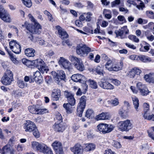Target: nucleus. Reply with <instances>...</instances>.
Here are the masks:
<instances>
[{
  "label": "nucleus",
  "instance_id": "obj_1",
  "mask_svg": "<svg viewBox=\"0 0 154 154\" xmlns=\"http://www.w3.org/2000/svg\"><path fill=\"white\" fill-rule=\"evenodd\" d=\"M23 128L26 132H32L34 136L36 138H38L40 134L37 127L34 123L30 121H27L23 124Z\"/></svg>",
  "mask_w": 154,
  "mask_h": 154
},
{
  "label": "nucleus",
  "instance_id": "obj_2",
  "mask_svg": "<svg viewBox=\"0 0 154 154\" xmlns=\"http://www.w3.org/2000/svg\"><path fill=\"white\" fill-rule=\"evenodd\" d=\"M22 26L25 27L31 33L39 34L41 32V26L38 23H35V26H33L26 21L24 24L22 25Z\"/></svg>",
  "mask_w": 154,
  "mask_h": 154
},
{
  "label": "nucleus",
  "instance_id": "obj_3",
  "mask_svg": "<svg viewBox=\"0 0 154 154\" xmlns=\"http://www.w3.org/2000/svg\"><path fill=\"white\" fill-rule=\"evenodd\" d=\"M32 66L38 68L41 72L47 73L48 70L47 67L45 66L44 61L41 59H37L32 61Z\"/></svg>",
  "mask_w": 154,
  "mask_h": 154
},
{
  "label": "nucleus",
  "instance_id": "obj_4",
  "mask_svg": "<svg viewBox=\"0 0 154 154\" xmlns=\"http://www.w3.org/2000/svg\"><path fill=\"white\" fill-rule=\"evenodd\" d=\"M117 125L119 129L121 131H128L133 127L132 124L129 119L119 122Z\"/></svg>",
  "mask_w": 154,
  "mask_h": 154
},
{
  "label": "nucleus",
  "instance_id": "obj_5",
  "mask_svg": "<svg viewBox=\"0 0 154 154\" xmlns=\"http://www.w3.org/2000/svg\"><path fill=\"white\" fill-rule=\"evenodd\" d=\"M97 128L98 131L100 133L105 134L112 131L113 129V127L112 125L101 123L97 125Z\"/></svg>",
  "mask_w": 154,
  "mask_h": 154
},
{
  "label": "nucleus",
  "instance_id": "obj_6",
  "mask_svg": "<svg viewBox=\"0 0 154 154\" xmlns=\"http://www.w3.org/2000/svg\"><path fill=\"white\" fill-rule=\"evenodd\" d=\"M13 74L11 71L7 70L2 79V83L5 85H10L13 80Z\"/></svg>",
  "mask_w": 154,
  "mask_h": 154
},
{
  "label": "nucleus",
  "instance_id": "obj_7",
  "mask_svg": "<svg viewBox=\"0 0 154 154\" xmlns=\"http://www.w3.org/2000/svg\"><path fill=\"white\" fill-rule=\"evenodd\" d=\"M69 59L78 70L81 71L84 70V66L80 59L74 56H70Z\"/></svg>",
  "mask_w": 154,
  "mask_h": 154
},
{
  "label": "nucleus",
  "instance_id": "obj_8",
  "mask_svg": "<svg viewBox=\"0 0 154 154\" xmlns=\"http://www.w3.org/2000/svg\"><path fill=\"white\" fill-rule=\"evenodd\" d=\"M76 50L78 54L84 56L85 55H87L91 51V49L85 45L80 44L77 46Z\"/></svg>",
  "mask_w": 154,
  "mask_h": 154
},
{
  "label": "nucleus",
  "instance_id": "obj_9",
  "mask_svg": "<svg viewBox=\"0 0 154 154\" xmlns=\"http://www.w3.org/2000/svg\"><path fill=\"white\" fill-rule=\"evenodd\" d=\"M0 18L5 22L10 23L11 21L9 14L1 6H0Z\"/></svg>",
  "mask_w": 154,
  "mask_h": 154
},
{
  "label": "nucleus",
  "instance_id": "obj_10",
  "mask_svg": "<svg viewBox=\"0 0 154 154\" xmlns=\"http://www.w3.org/2000/svg\"><path fill=\"white\" fill-rule=\"evenodd\" d=\"M137 87L140 94L143 96H146L150 92L146 86L141 82L137 83Z\"/></svg>",
  "mask_w": 154,
  "mask_h": 154
},
{
  "label": "nucleus",
  "instance_id": "obj_11",
  "mask_svg": "<svg viewBox=\"0 0 154 154\" xmlns=\"http://www.w3.org/2000/svg\"><path fill=\"white\" fill-rule=\"evenodd\" d=\"M56 154H63V151L61 143L59 141H55L52 144Z\"/></svg>",
  "mask_w": 154,
  "mask_h": 154
},
{
  "label": "nucleus",
  "instance_id": "obj_12",
  "mask_svg": "<svg viewBox=\"0 0 154 154\" xmlns=\"http://www.w3.org/2000/svg\"><path fill=\"white\" fill-rule=\"evenodd\" d=\"M98 84L101 88L103 89L112 90L114 88L113 85L104 79H101L100 81L98 82Z\"/></svg>",
  "mask_w": 154,
  "mask_h": 154
},
{
  "label": "nucleus",
  "instance_id": "obj_13",
  "mask_svg": "<svg viewBox=\"0 0 154 154\" xmlns=\"http://www.w3.org/2000/svg\"><path fill=\"white\" fill-rule=\"evenodd\" d=\"M59 65L65 69H70L71 65L70 63L67 60L63 57H60L58 61Z\"/></svg>",
  "mask_w": 154,
  "mask_h": 154
},
{
  "label": "nucleus",
  "instance_id": "obj_14",
  "mask_svg": "<svg viewBox=\"0 0 154 154\" xmlns=\"http://www.w3.org/2000/svg\"><path fill=\"white\" fill-rule=\"evenodd\" d=\"M65 95L67 98L68 104H70L72 106H74L75 103V100L74 95L68 91H65Z\"/></svg>",
  "mask_w": 154,
  "mask_h": 154
},
{
  "label": "nucleus",
  "instance_id": "obj_15",
  "mask_svg": "<svg viewBox=\"0 0 154 154\" xmlns=\"http://www.w3.org/2000/svg\"><path fill=\"white\" fill-rule=\"evenodd\" d=\"M71 150L74 154H82L83 148L80 144L77 143L71 148Z\"/></svg>",
  "mask_w": 154,
  "mask_h": 154
},
{
  "label": "nucleus",
  "instance_id": "obj_16",
  "mask_svg": "<svg viewBox=\"0 0 154 154\" xmlns=\"http://www.w3.org/2000/svg\"><path fill=\"white\" fill-rule=\"evenodd\" d=\"M54 129L56 131L62 132L65 129V127L62 123H55L53 126Z\"/></svg>",
  "mask_w": 154,
  "mask_h": 154
},
{
  "label": "nucleus",
  "instance_id": "obj_17",
  "mask_svg": "<svg viewBox=\"0 0 154 154\" xmlns=\"http://www.w3.org/2000/svg\"><path fill=\"white\" fill-rule=\"evenodd\" d=\"M56 28L58 31L60 37L62 39H64L67 38L68 35L66 32L60 26H56Z\"/></svg>",
  "mask_w": 154,
  "mask_h": 154
},
{
  "label": "nucleus",
  "instance_id": "obj_18",
  "mask_svg": "<svg viewBox=\"0 0 154 154\" xmlns=\"http://www.w3.org/2000/svg\"><path fill=\"white\" fill-rule=\"evenodd\" d=\"M109 118L110 116L108 112H103L96 116L95 119L97 121L100 120H106L108 119Z\"/></svg>",
  "mask_w": 154,
  "mask_h": 154
},
{
  "label": "nucleus",
  "instance_id": "obj_19",
  "mask_svg": "<svg viewBox=\"0 0 154 154\" xmlns=\"http://www.w3.org/2000/svg\"><path fill=\"white\" fill-rule=\"evenodd\" d=\"M61 96V91L60 89H54L52 91L51 97L53 100H59Z\"/></svg>",
  "mask_w": 154,
  "mask_h": 154
},
{
  "label": "nucleus",
  "instance_id": "obj_20",
  "mask_svg": "<svg viewBox=\"0 0 154 154\" xmlns=\"http://www.w3.org/2000/svg\"><path fill=\"white\" fill-rule=\"evenodd\" d=\"M73 106L68 103H65L63 105V108L65 109L67 114H70L73 112L74 108Z\"/></svg>",
  "mask_w": 154,
  "mask_h": 154
},
{
  "label": "nucleus",
  "instance_id": "obj_21",
  "mask_svg": "<svg viewBox=\"0 0 154 154\" xmlns=\"http://www.w3.org/2000/svg\"><path fill=\"white\" fill-rule=\"evenodd\" d=\"M145 80L149 82H154V73H150L145 75Z\"/></svg>",
  "mask_w": 154,
  "mask_h": 154
},
{
  "label": "nucleus",
  "instance_id": "obj_22",
  "mask_svg": "<svg viewBox=\"0 0 154 154\" xmlns=\"http://www.w3.org/2000/svg\"><path fill=\"white\" fill-rule=\"evenodd\" d=\"M84 77L81 74H77L72 75L71 77V78L74 81L77 82H81V80H83V79Z\"/></svg>",
  "mask_w": 154,
  "mask_h": 154
},
{
  "label": "nucleus",
  "instance_id": "obj_23",
  "mask_svg": "<svg viewBox=\"0 0 154 154\" xmlns=\"http://www.w3.org/2000/svg\"><path fill=\"white\" fill-rule=\"evenodd\" d=\"M35 51L32 48H28L25 51L26 55L28 57H33L35 55Z\"/></svg>",
  "mask_w": 154,
  "mask_h": 154
},
{
  "label": "nucleus",
  "instance_id": "obj_24",
  "mask_svg": "<svg viewBox=\"0 0 154 154\" xmlns=\"http://www.w3.org/2000/svg\"><path fill=\"white\" fill-rule=\"evenodd\" d=\"M140 60L143 62H150L152 61L151 58L147 56L140 55L138 56V61Z\"/></svg>",
  "mask_w": 154,
  "mask_h": 154
},
{
  "label": "nucleus",
  "instance_id": "obj_25",
  "mask_svg": "<svg viewBox=\"0 0 154 154\" xmlns=\"http://www.w3.org/2000/svg\"><path fill=\"white\" fill-rule=\"evenodd\" d=\"M95 145L92 143H89L85 144L84 150L86 151H90L93 150L95 148Z\"/></svg>",
  "mask_w": 154,
  "mask_h": 154
},
{
  "label": "nucleus",
  "instance_id": "obj_26",
  "mask_svg": "<svg viewBox=\"0 0 154 154\" xmlns=\"http://www.w3.org/2000/svg\"><path fill=\"white\" fill-rule=\"evenodd\" d=\"M65 78L66 75L63 71L61 70L58 71L57 77V81H59V79L64 80Z\"/></svg>",
  "mask_w": 154,
  "mask_h": 154
},
{
  "label": "nucleus",
  "instance_id": "obj_27",
  "mask_svg": "<svg viewBox=\"0 0 154 154\" xmlns=\"http://www.w3.org/2000/svg\"><path fill=\"white\" fill-rule=\"evenodd\" d=\"M88 82L91 88L96 89L98 88V85L97 82L94 80L89 79L88 80Z\"/></svg>",
  "mask_w": 154,
  "mask_h": 154
},
{
  "label": "nucleus",
  "instance_id": "obj_28",
  "mask_svg": "<svg viewBox=\"0 0 154 154\" xmlns=\"http://www.w3.org/2000/svg\"><path fill=\"white\" fill-rule=\"evenodd\" d=\"M123 66V63L122 61H120L119 64L113 65L112 69V71H117L121 70Z\"/></svg>",
  "mask_w": 154,
  "mask_h": 154
},
{
  "label": "nucleus",
  "instance_id": "obj_29",
  "mask_svg": "<svg viewBox=\"0 0 154 154\" xmlns=\"http://www.w3.org/2000/svg\"><path fill=\"white\" fill-rule=\"evenodd\" d=\"M9 152H10L11 154V153L10 146L7 145L5 146L0 151V152L1 154H6Z\"/></svg>",
  "mask_w": 154,
  "mask_h": 154
},
{
  "label": "nucleus",
  "instance_id": "obj_30",
  "mask_svg": "<svg viewBox=\"0 0 154 154\" xmlns=\"http://www.w3.org/2000/svg\"><path fill=\"white\" fill-rule=\"evenodd\" d=\"M96 72L97 74L100 75H103L104 72V66H97L95 69Z\"/></svg>",
  "mask_w": 154,
  "mask_h": 154
},
{
  "label": "nucleus",
  "instance_id": "obj_31",
  "mask_svg": "<svg viewBox=\"0 0 154 154\" xmlns=\"http://www.w3.org/2000/svg\"><path fill=\"white\" fill-rule=\"evenodd\" d=\"M11 50L16 54H19L21 52V47L19 44H16V45Z\"/></svg>",
  "mask_w": 154,
  "mask_h": 154
},
{
  "label": "nucleus",
  "instance_id": "obj_32",
  "mask_svg": "<svg viewBox=\"0 0 154 154\" xmlns=\"http://www.w3.org/2000/svg\"><path fill=\"white\" fill-rule=\"evenodd\" d=\"M33 77L36 81H38L41 80L42 79V76L40 72L37 71L34 72L33 76Z\"/></svg>",
  "mask_w": 154,
  "mask_h": 154
},
{
  "label": "nucleus",
  "instance_id": "obj_33",
  "mask_svg": "<svg viewBox=\"0 0 154 154\" xmlns=\"http://www.w3.org/2000/svg\"><path fill=\"white\" fill-rule=\"evenodd\" d=\"M132 98L134 108L137 111H138V108L139 106L138 99L135 96L132 97Z\"/></svg>",
  "mask_w": 154,
  "mask_h": 154
},
{
  "label": "nucleus",
  "instance_id": "obj_34",
  "mask_svg": "<svg viewBox=\"0 0 154 154\" xmlns=\"http://www.w3.org/2000/svg\"><path fill=\"white\" fill-rule=\"evenodd\" d=\"M113 63L111 60H109L106 62L105 64L106 68L109 71H112V69L113 67Z\"/></svg>",
  "mask_w": 154,
  "mask_h": 154
},
{
  "label": "nucleus",
  "instance_id": "obj_35",
  "mask_svg": "<svg viewBox=\"0 0 154 154\" xmlns=\"http://www.w3.org/2000/svg\"><path fill=\"white\" fill-rule=\"evenodd\" d=\"M86 97L85 96L82 97L80 99V101L78 106L83 107V108H85L86 105Z\"/></svg>",
  "mask_w": 154,
  "mask_h": 154
},
{
  "label": "nucleus",
  "instance_id": "obj_36",
  "mask_svg": "<svg viewBox=\"0 0 154 154\" xmlns=\"http://www.w3.org/2000/svg\"><path fill=\"white\" fill-rule=\"evenodd\" d=\"M107 103L108 104H111L114 106H116L118 105L119 103L118 99L116 98H115L114 99L112 100H111L107 101Z\"/></svg>",
  "mask_w": 154,
  "mask_h": 154
},
{
  "label": "nucleus",
  "instance_id": "obj_37",
  "mask_svg": "<svg viewBox=\"0 0 154 154\" xmlns=\"http://www.w3.org/2000/svg\"><path fill=\"white\" fill-rule=\"evenodd\" d=\"M47 148V146L45 144L43 143H40L38 151L43 153Z\"/></svg>",
  "mask_w": 154,
  "mask_h": 154
},
{
  "label": "nucleus",
  "instance_id": "obj_38",
  "mask_svg": "<svg viewBox=\"0 0 154 154\" xmlns=\"http://www.w3.org/2000/svg\"><path fill=\"white\" fill-rule=\"evenodd\" d=\"M128 38L130 40L135 43H138L139 42V39L135 35H130L128 36Z\"/></svg>",
  "mask_w": 154,
  "mask_h": 154
},
{
  "label": "nucleus",
  "instance_id": "obj_39",
  "mask_svg": "<svg viewBox=\"0 0 154 154\" xmlns=\"http://www.w3.org/2000/svg\"><path fill=\"white\" fill-rule=\"evenodd\" d=\"M85 108H83V107L80 106H78L77 110V114L80 117L82 116V114Z\"/></svg>",
  "mask_w": 154,
  "mask_h": 154
},
{
  "label": "nucleus",
  "instance_id": "obj_40",
  "mask_svg": "<svg viewBox=\"0 0 154 154\" xmlns=\"http://www.w3.org/2000/svg\"><path fill=\"white\" fill-rule=\"evenodd\" d=\"M40 143L36 141H33L32 142V148L38 151Z\"/></svg>",
  "mask_w": 154,
  "mask_h": 154
},
{
  "label": "nucleus",
  "instance_id": "obj_41",
  "mask_svg": "<svg viewBox=\"0 0 154 154\" xmlns=\"http://www.w3.org/2000/svg\"><path fill=\"white\" fill-rule=\"evenodd\" d=\"M93 111L91 109H88L86 112L85 116L87 118H90L91 116L93 115Z\"/></svg>",
  "mask_w": 154,
  "mask_h": 154
},
{
  "label": "nucleus",
  "instance_id": "obj_42",
  "mask_svg": "<svg viewBox=\"0 0 154 154\" xmlns=\"http://www.w3.org/2000/svg\"><path fill=\"white\" fill-rule=\"evenodd\" d=\"M146 45L143 46L142 45L140 44V45L141 46V47L140 48V51L146 52L148 51L149 49V45L147 44Z\"/></svg>",
  "mask_w": 154,
  "mask_h": 154
},
{
  "label": "nucleus",
  "instance_id": "obj_43",
  "mask_svg": "<svg viewBox=\"0 0 154 154\" xmlns=\"http://www.w3.org/2000/svg\"><path fill=\"white\" fill-rule=\"evenodd\" d=\"M37 108L34 106H30L28 107V109L29 112L34 114H36Z\"/></svg>",
  "mask_w": 154,
  "mask_h": 154
},
{
  "label": "nucleus",
  "instance_id": "obj_44",
  "mask_svg": "<svg viewBox=\"0 0 154 154\" xmlns=\"http://www.w3.org/2000/svg\"><path fill=\"white\" fill-rule=\"evenodd\" d=\"M17 83L18 86L21 88H23L27 86V83H25L22 80H19Z\"/></svg>",
  "mask_w": 154,
  "mask_h": 154
},
{
  "label": "nucleus",
  "instance_id": "obj_45",
  "mask_svg": "<svg viewBox=\"0 0 154 154\" xmlns=\"http://www.w3.org/2000/svg\"><path fill=\"white\" fill-rule=\"evenodd\" d=\"M115 33L116 35V37H117L120 36V38L121 39H123L125 38V37L123 36L122 32L120 29L118 30L115 31Z\"/></svg>",
  "mask_w": 154,
  "mask_h": 154
},
{
  "label": "nucleus",
  "instance_id": "obj_46",
  "mask_svg": "<svg viewBox=\"0 0 154 154\" xmlns=\"http://www.w3.org/2000/svg\"><path fill=\"white\" fill-rule=\"evenodd\" d=\"M128 111L123 110H121L119 112V114L122 118H125L127 116Z\"/></svg>",
  "mask_w": 154,
  "mask_h": 154
},
{
  "label": "nucleus",
  "instance_id": "obj_47",
  "mask_svg": "<svg viewBox=\"0 0 154 154\" xmlns=\"http://www.w3.org/2000/svg\"><path fill=\"white\" fill-rule=\"evenodd\" d=\"M24 4L26 7L30 8L32 5L31 0H22Z\"/></svg>",
  "mask_w": 154,
  "mask_h": 154
},
{
  "label": "nucleus",
  "instance_id": "obj_48",
  "mask_svg": "<svg viewBox=\"0 0 154 154\" xmlns=\"http://www.w3.org/2000/svg\"><path fill=\"white\" fill-rule=\"evenodd\" d=\"M22 62L24 64L28 66H30V65L32 66V61L24 58L22 59Z\"/></svg>",
  "mask_w": 154,
  "mask_h": 154
},
{
  "label": "nucleus",
  "instance_id": "obj_49",
  "mask_svg": "<svg viewBox=\"0 0 154 154\" xmlns=\"http://www.w3.org/2000/svg\"><path fill=\"white\" fill-rule=\"evenodd\" d=\"M122 32V33H125V34H128L129 33V30L127 28V26H125L121 28L120 29Z\"/></svg>",
  "mask_w": 154,
  "mask_h": 154
},
{
  "label": "nucleus",
  "instance_id": "obj_50",
  "mask_svg": "<svg viewBox=\"0 0 154 154\" xmlns=\"http://www.w3.org/2000/svg\"><path fill=\"white\" fill-rule=\"evenodd\" d=\"M37 112L36 114L41 115L46 113L47 112V110L46 109H37Z\"/></svg>",
  "mask_w": 154,
  "mask_h": 154
},
{
  "label": "nucleus",
  "instance_id": "obj_51",
  "mask_svg": "<svg viewBox=\"0 0 154 154\" xmlns=\"http://www.w3.org/2000/svg\"><path fill=\"white\" fill-rule=\"evenodd\" d=\"M146 13V15L151 19H154V14L153 12L150 11H147Z\"/></svg>",
  "mask_w": 154,
  "mask_h": 154
},
{
  "label": "nucleus",
  "instance_id": "obj_52",
  "mask_svg": "<svg viewBox=\"0 0 154 154\" xmlns=\"http://www.w3.org/2000/svg\"><path fill=\"white\" fill-rule=\"evenodd\" d=\"M140 2L139 5H136V7L139 10H142L145 8V5L143 2L139 0Z\"/></svg>",
  "mask_w": 154,
  "mask_h": 154
},
{
  "label": "nucleus",
  "instance_id": "obj_53",
  "mask_svg": "<svg viewBox=\"0 0 154 154\" xmlns=\"http://www.w3.org/2000/svg\"><path fill=\"white\" fill-rule=\"evenodd\" d=\"M112 145L114 147L117 148H120L121 147V145L120 143L115 141H113Z\"/></svg>",
  "mask_w": 154,
  "mask_h": 154
},
{
  "label": "nucleus",
  "instance_id": "obj_54",
  "mask_svg": "<svg viewBox=\"0 0 154 154\" xmlns=\"http://www.w3.org/2000/svg\"><path fill=\"white\" fill-rule=\"evenodd\" d=\"M120 3V0H115L111 3V6L112 7H115L116 5H119Z\"/></svg>",
  "mask_w": 154,
  "mask_h": 154
},
{
  "label": "nucleus",
  "instance_id": "obj_55",
  "mask_svg": "<svg viewBox=\"0 0 154 154\" xmlns=\"http://www.w3.org/2000/svg\"><path fill=\"white\" fill-rule=\"evenodd\" d=\"M19 43H17L16 41H15L13 40L12 41L10 42L9 43V46L10 48L11 49H12L14 47L16 44H18Z\"/></svg>",
  "mask_w": 154,
  "mask_h": 154
},
{
  "label": "nucleus",
  "instance_id": "obj_56",
  "mask_svg": "<svg viewBox=\"0 0 154 154\" xmlns=\"http://www.w3.org/2000/svg\"><path fill=\"white\" fill-rule=\"evenodd\" d=\"M148 31H146L145 33V35L147 39L150 41H152L154 40V36L152 35L149 36L148 35Z\"/></svg>",
  "mask_w": 154,
  "mask_h": 154
},
{
  "label": "nucleus",
  "instance_id": "obj_57",
  "mask_svg": "<svg viewBox=\"0 0 154 154\" xmlns=\"http://www.w3.org/2000/svg\"><path fill=\"white\" fill-rule=\"evenodd\" d=\"M117 19L119 21H122V23H125L126 22V20L125 17L123 16H119L117 17Z\"/></svg>",
  "mask_w": 154,
  "mask_h": 154
},
{
  "label": "nucleus",
  "instance_id": "obj_58",
  "mask_svg": "<svg viewBox=\"0 0 154 154\" xmlns=\"http://www.w3.org/2000/svg\"><path fill=\"white\" fill-rule=\"evenodd\" d=\"M56 119L58 121L60 122H62V117L61 114L59 113H58L56 115Z\"/></svg>",
  "mask_w": 154,
  "mask_h": 154
},
{
  "label": "nucleus",
  "instance_id": "obj_59",
  "mask_svg": "<svg viewBox=\"0 0 154 154\" xmlns=\"http://www.w3.org/2000/svg\"><path fill=\"white\" fill-rule=\"evenodd\" d=\"M134 71V70L132 69L129 72L128 75L130 78H133L135 76V74Z\"/></svg>",
  "mask_w": 154,
  "mask_h": 154
},
{
  "label": "nucleus",
  "instance_id": "obj_60",
  "mask_svg": "<svg viewBox=\"0 0 154 154\" xmlns=\"http://www.w3.org/2000/svg\"><path fill=\"white\" fill-rule=\"evenodd\" d=\"M125 45L128 47L133 50H135L136 48V46L129 43H126Z\"/></svg>",
  "mask_w": 154,
  "mask_h": 154
},
{
  "label": "nucleus",
  "instance_id": "obj_61",
  "mask_svg": "<svg viewBox=\"0 0 154 154\" xmlns=\"http://www.w3.org/2000/svg\"><path fill=\"white\" fill-rule=\"evenodd\" d=\"M28 17L30 20L34 23V24H35L36 23H38L37 22V20L34 18L31 14H29Z\"/></svg>",
  "mask_w": 154,
  "mask_h": 154
},
{
  "label": "nucleus",
  "instance_id": "obj_62",
  "mask_svg": "<svg viewBox=\"0 0 154 154\" xmlns=\"http://www.w3.org/2000/svg\"><path fill=\"white\" fill-rule=\"evenodd\" d=\"M86 15L87 16L86 17V20L87 21H90L91 20V16L92 15V14L91 12H88L87 13Z\"/></svg>",
  "mask_w": 154,
  "mask_h": 154
},
{
  "label": "nucleus",
  "instance_id": "obj_63",
  "mask_svg": "<svg viewBox=\"0 0 154 154\" xmlns=\"http://www.w3.org/2000/svg\"><path fill=\"white\" fill-rule=\"evenodd\" d=\"M112 82L115 85L117 86H118L120 84V82L116 79H112Z\"/></svg>",
  "mask_w": 154,
  "mask_h": 154
},
{
  "label": "nucleus",
  "instance_id": "obj_64",
  "mask_svg": "<svg viewBox=\"0 0 154 154\" xmlns=\"http://www.w3.org/2000/svg\"><path fill=\"white\" fill-rule=\"evenodd\" d=\"M43 153L44 154H53L51 150L48 147Z\"/></svg>",
  "mask_w": 154,
  "mask_h": 154
}]
</instances>
